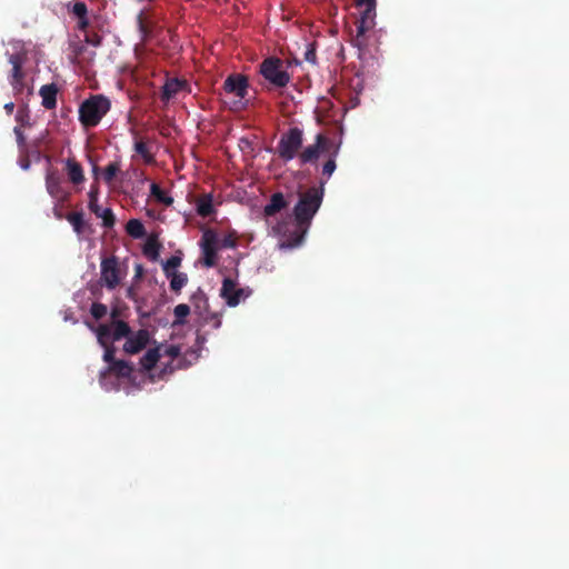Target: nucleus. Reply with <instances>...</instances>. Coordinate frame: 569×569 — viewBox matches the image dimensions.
<instances>
[{"instance_id": "f257e3e1", "label": "nucleus", "mask_w": 569, "mask_h": 569, "mask_svg": "<svg viewBox=\"0 0 569 569\" xmlns=\"http://www.w3.org/2000/svg\"><path fill=\"white\" fill-rule=\"evenodd\" d=\"M323 193V182L320 187L308 188L299 194V200L293 208L295 221L288 217L272 227L273 233L281 238L280 248L292 249L302 243L307 230L322 203Z\"/></svg>"}, {"instance_id": "f03ea898", "label": "nucleus", "mask_w": 569, "mask_h": 569, "mask_svg": "<svg viewBox=\"0 0 569 569\" xmlns=\"http://www.w3.org/2000/svg\"><path fill=\"white\" fill-rule=\"evenodd\" d=\"M110 100L101 94L91 96L79 107V120L86 128L99 124L101 119L110 110Z\"/></svg>"}, {"instance_id": "7ed1b4c3", "label": "nucleus", "mask_w": 569, "mask_h": 569, "mask_svg": "<svg viewBox=\"0 0 569 569\" xmlns=\"http://www.w3.org/2000/svg\"><path fill=\"white\" fill-rule=\"evenodd\" d=\"M302 144L303 131L298 127H292L281 134L276 147V153L282 161L288 162L299 157Z\"/></svg>"}, {"instance_id": "20e7f679", "label": "nucleus", "mask_w": 569, "mask_h": 569, "mask_svg": "<svg viewBox=\"0 0 569 569\" xmlns=\"http://www.w3.org/2000/svg\"><path fill=\"white\" fill-rule=\"evenodd\" d=\"M260 73L276 88H284L290 81V74L283 69V62L279 58L264 59L260 64Z\"/></svg>"}, {"instance_id": "39448f33", "label": "nucleus", "mask_w": 569, "mask_h": 569, "mask_svg": "<svg viewBox=\"0 0 569 569\" xmlns=\"http://www.w3.org/2000/svg\"><path fill=\"white\" fill-rule=\"evenodd\" d=\"M126 272L121 269L116 256L103 258L100 263V283L108 290L116 289L122 281Z\"/></svg>"}, {"instance_id": "423d86ee", "label": "nucleus", "mask_w": 569, "mask_h": 569, "mask_svg": "<svg viewBox=\"0 0 569 569\" xmlns=\"http://www.w3.org/2000/svg\"><path fill=\"white\" fill-rule=\"evenodd\" d=\"M248 78L241 73H232L230 74L223 83V89L226 93L233 94L239 100L234 101L233 104L237 108H244L246 103L242 100L246 98L248 93Z\"/></svg>"}, {"instance_id": "0eeeda50", "label": "nucleus", "mask_w": 569, "mask_h": 569, "mask_svg": "<svg viewBox=\"0 0 569 569\" xmlns=\"http://www.w3.org/2000/svg\"><path fill=\"white\" fill-rule=\"evenodd\" d=\"M328 143L329 139L325 134L318 133L315 143L307 146L300 151L298 157L300 164H316L320 153L327 149Z\"/></svg>"}, {"instance_id": "6e6552de", "label": "nucleus", "mask_w": 569, "mask_h": 569, "mask_svg": "<svg viewBox=\"0 0 569 569\" xmlns=\"http://www.w3.org/2000/svg\"><path fill=\"white\" fill-rule=\"evenodd\" d=\"M98 196L99 187L97 183H93L88 193V207L92 213L102 219V226L104 228H112L116 223V217L110 208L102 209L101 207H98Z\"/></svg>"}, {"instance_id": "1a4fd4ad", "label": "nucleus", "mask_w": 569, "mask_h": 569, "mask_svg": "<svg viewBox=\"0 0 569 569\" xmlns=\"http://www.w3.org/2000/svg\"><path fill=\"white\" fill-rule=\"evenodd\" d=\"M365 10L361 12L360 19L357 22V34L355 37L353 44L361 49L366 46L365 33L373 28L375 26V17H376V7L365 6Z\"/></svg>"}, {"instance_id": "9d476101", "label": "nucleus", "mask_w": 569, "mask_h": 569, "mask_svg": "<svg viewBox=\"0 0 569 569\" xmlns=\"http://www.w3.org/2000/svg\"><path fill=\"white\" fill-rule=\"evenodd\" d=\"M192 301L194 308L199 310V315L201 316L203 323L211 325L212 328L218 329L221 326L220 315L217 312H210L208 310V299L206 295L199 290L197 293L192 296Z\"/></svg>"}, {"instance_id": "9b49d317", "label": "nucleus", "mask_w": 569, "mask_h": 569, "mask_svg": "<svg viewBox=\"0 0 569 569\" xmlns=\"http://www.w3.org/2000/svg\"><path fill=\"white\" fill-rule=\"evenodd\" d=\"M24 61H26V54L21 53V52L10 54V57H9V62L12 66L10 83H11L13 90L18 93L22 92V90L24 88V84H23L24 72L22 71V66H23Z\"/></svg>"}, {"instance_id": "f8f14e48", "label": "nucleus", "mask_w": 569, "mask_h": 569, "mask_svg": "<svg viewBox=\"0 0 569 569\" xmlns=\"http://www.w3.org/2000/svg\"><path fill=\"white\" fill-rule=\"evenodd\" d=\"M97 339L101 347H103V360L111 365V362L116 361V347L111 342V328L108 325H99L96 328Z\"/></svg>"}, {"instance_id": "ddd939ff", "label": "nucleus", "mask_w": 569, "mask_h": 569, "mask_svg": "<svg viewBox=\"0 0 569 569\" xmlns=\"http://www.w3.org/2000/svg\"><path fill=\"white\" fill-rule=\"evenodd\" d=\"M220 296L226 300L229 307H236L239 305L241 299L247 297L244 289L238 288L234 280L231 278H224L220 289Z\"/></svg>"}, {"instance_id": "4468645a", "label": "nucleus", "mask_w": 569, "mask_h": 569, "mask_svg": "<svg viewBox=\"0 0 569 569\" xmlns=\"http://www.w3.org/2000/svg\"><path fill=\"white\" fill-rule=\"evenodd\" d=\"M149 342V332L146 329H140L136 335L128 336L123 345L124 352L136 355L143 350Z\"/></svg>"}, {"instance_id": "2eb2a0df", "label": "nucleus", "mask_w": 569, "mask_h": 569, "mask_svg": "<svg viewBox=\"0 0 569 569\" xmlns=\"http://www.w3.org/2000/svg\"><path fill=\"white\" fill-rule=\"evenodd\" d=\"M187 87L188 82L186 80H180L178 78L168 79L162 87L161 100L168 102Z\"/></svg>"}, {"instance_id": "dca6fc26", "label": "nucleus", "mask_w": 569, "mask_h": 569, "mask_svg": "<svg viewBox=\"0 0 569 569\" xmlns=\"http://www.w3.org/2000/svg\"><path fill=\"white\" fill-rule=\"evenodd\" d=\"M46 188L50 196L62 197L61 176L57 169H48L46 174Z\"/></svg>"}, {"instance_id": "f3484780", "label": "nucleus", "mask_w": 569, "mask_h": 569, "mask_svg": "<svg viewBox=\"0 0 569 569\" xmlns=\"http://www.w3.org/2000/svg\"><path fill=\"white\" fill-rule=\"evenodd\" d=\"M288 201L286 200L283 193L276 192L270 197L269 202L263 208L264 217H273L282 209L288 207Z\"/></svg>"}, {"instance_id": "a211bd4d", "label": "nucleus", "mask_w": 569, "mask_h": 569, "mask_svg": "<svg viewBox=\"0 0 569 569\" xmlns=\"http://www.w3.org/2000/svg\"><path fill=\"white\" fill-rule=\"evenodd\" d=\"M58 88L54 83L44 84L40 88L39 94L42 98V106L47 110H52L57 106Z\"/></svg>"}, {"instance_id": "6ab92c4d", "label": "nucleus", "mask_w": 569, "mask_h": 569, "mask_svg": "<svg viewBox=\"0 0 569 569\" xmlns=\"http://www.w3.org/2000/svg\"><path fill=\"white\" fill-rule=\"evenodd\" d=\"M66 171L69 180L73 184H80L84 181L83 169L81 164L73 158H68L66 160Z\"/></svg>"}, {"instance_id": "aec40b11", "label": "nucleus", "mask_w": 569, "mask_h": 569, "mask_svg": "<svg viewBox=\"0 0 569 569\" xmlns=\"http://www.w3.org/2000/svg\"><path fill=\"white\" fill-rule=\"evenodd\" d=\"M132 371L133 367L129 362L124 360H116L108 366L106 372H102L101 376L104 377V375L109 372L120 378H128L131 376Z\"/></svg>"}, {"instance_id": "412c9836", "label": "nucleus", "mask_w": 569, "mask_h": 569, "mask_svg": "<svg viewBox=\"0 0 569 569\" xmlns=\"http://www.w3.org/2000/svg\"><path fill=\"white\" fill-rule=\"evenodd\" d=\"M109 326L111 328V342L128 338L131 333L129 325L123 320L111 322Z\"/></svg>"}, {"instance_id": "4be33fe9", "label": "nucleus", "mask_w": 569, "mask_h": 569, "mask_svg": "<svg viewBox=\"0 0 569 569\" xmlns=\"http://www.w3.org/2000/svg\"><path fill=\"white\" fill-rule=\"evenodd\" d=\"M213 200L210 193L201 196L197 201V212L201 217H209L213 213Z\"/></svg>"}, {"instance_id": "5701e85b", "label": "nucleus", "mask_w": 569, "mask_h": 569, "mask_svg": "<svg viewBox=\"0 0 569 569\" xmlns=\"http://www.w3.org/2000/svg\"><path fill=\"white\" fill-rule=\"evenodd\" d=\"M66 219L72 226L73 231L79 236L82 234L84 229L88 227V223L83 219L82 212H69L66 216Z\"/></svg>"}, {"instance_id": "b1692460", "label": "nucleus", "mask_w": 569, "mask_h": 569, "mask_svg": "<svg viewBox=\"0 0 569 569\" xmlns=\"http://www.w3.org/2000/svg\"><path fill=\"white\" fill-rule=\"evenodd\" d=\"M126 231L134 239H140L146 236V228L138 219H130L126 224Z\"/></svg>"}, {"instance_id": "393cba45", "label": "nucleus", "mask_w": 569, "mask_h": 569, "mask_svg": "<svg viewBox=\"0 0 569 569\" xmlns=\"http://www.w3.org/2000/svg\"><path fill=\"white\" fill-rule=\"evenodd\" d=\"M161 244L154 237H149L143 246V253L151 260H157L159 257Z\"/></svg>"}, {"instance_id": "a878e982", "label": "nucleus", "mask_w": 569, "mask_h": 569, "mask_svg": "<svg viewBox=\"0 0 569 569\" xmlns=\"http://www.w3.org/2000/svg\"><path fill=\"white\" fill-rule=\"evenodd\" d=\"M133 149L139 156L142 157L147 164H151L154 162V157L150 152L147 142H144L143 140H136Z\"/></svg>"}, {"instance_id": "bb28decb", "label": "nucleus", "mask_w": 569, "mask_h": 569, "mask_svg": "<svg viewBox=\"0 0 569 569\" xmlns=\"http://www.w3.org/2000/svg\"><path fill=\"white\" fill-rule=\"evenodd\" d=\"M159 358L160 353L158 349H149L141 358L140 362L146 370H151L159 361Z\"/></svg>"}, {"instance_id": "cd10ccee", "label": "nucleus", "mask_w": 569, "mask_h": 569, "mask_svg": "<svg viewBox=\"0 0 569 569\" xmlns=\"http://www.w3.org/2000/svg\"><path fill=\"white\" fill-rule=\"evenodd\" d=\"M170 289L174 292H180V290L187 284L188 276L183 272H172L170 273Z\"/></svg>"}, {"instance_id": "c85d7f7f", "label": "nucleus", "mask_w": 569, "mask_h": 569, "mask_svg": "<svg viewBox=\"0 0 569 569\" xmlns=\"http://www.w3.org/2000/svg\"><path fill=\"white\" fill-rule=\"evenodd\" d=\"M190 313V307L186 303H180L174 307L173 315V326H182L186 323V318Z\"/></svg>"}, {"instance_id": "c756f323", "label": "nucleus", "mask_w": 569, "mask_h": 569, "mask_svg": "<svg viewBox=\"0 0 569 569\" xmlns=\"http://www.w3.org/2000/svg\"><path fill=\"white\" fill-rule=\"evenodd\" d=\"M150 191L158 202L164 206H171L173 203V198L168 196L157 183L153 182L151 184Z\"/></svg>"}, {"instance_id": "7c9ffc66", "label": "nucleus", "mask_w": 569, "mask_h": 569, "mask_svg": "<svg viewBox=\"0 0 569 569\" xmlns=\"http://www.w3.org/2000/svg\"><path fill=\"white\" fill-rule=\"evenodd\" d=\"M120 172V163L117 161L110 162L102 172V178L106 183L111 184L116 176Z\"/></svg>"}, {"instance_id": "2f4dec72", "label": "nucleus", "mask_w": 569, "mask_h": 569, "mask_svg": "<svg viewBox=\"0 0 569 569\" xmlns=\"http://www.w3.org/2000/svg\"><path fill=\"white\" fill-rule=\"evenodd\" d=\"M181 264V258L178 256H171L163 263V271L167 277H170V273L176 272L174 269Z\"/></svg>"}, {"instance_id": "473e14b6", "label": "nucleus", "mask_w": 569, "mask_h": 569, "mask_svg": "<svg viewBox=\"0 0 569 569\" xmlns=\"http://www.w3.org/2000/svg\"><path fill=\"white\" fill-rule=\"evenodd\" d=\"M203 252V264L206 267H213L217 262V249L216 248H202Z\"/></svg>"}, {"instance_id": "72a5a7b5", "label": "nucleus", "mask_w": 569, "mask_h": 569, "mask_svg": "<svg viewBox=\"0 0 569 569\" xmlns=\"http://www.w3.org/2000/svg\"><path fill=\"white\" fill-rule=\"evenodd\" d=\"M107 312H108V308L106 305H103L101 302H93L91 305L90 313L94 319H97V320L102 319L107 315Z\"/></svg>"}, {"instance_id": "f704fd0d", "label": "nucleus", "mask_w": 569, "mask_h": 569, "mask_svg": "<svg viewBox=\"0 0 569 569\" xmlns=\"http://www.w3.org/2000/svg\"><path fill=\"white\" fill-rule=\"evenodd\" d=\"M217 241V234L212 230H207L202 236L201 247L216 248Z\"/></svg>"}, {"instance_id": "c9c22d12", "label": "nucleus", "mask_w": 569, "mask_h": 569, "mask_svg": "<svg viewBox=\"0 0 569 569\" xmlns=\"http://www.w3.org/2000/svg\"><path fill=\"white\" fill-rule=\"evenodd\" d=\"M339 147L335 150L331 158L328 159V161L322 166V174L327 176L328 178L336 170V156L338 153Z\"/></svg>"}, {"instance_id": "e433bc0d", "label": "nucleus", "mask_w": 569, "mask_h": 569, "mask_svg": "<svg viewBox=\"0 0 569 569\" xmlns=\"http://www.w3.org/2000/svg\"><path fill=\"white\" fill-rule=\"evenodd\" d=\"M72 13L77 16L79 19H84L88 13L87 4L82 1L74 2L72 7Z\"/></svg>"}, {"instance_id": "4c0bfd02", "label": "nucleus", "mask_w": 569, "mask_h": 569, "mask_svg": "<svg viewBox=\"0 0 569 569\" xmlns=\"http://www.w3.org/2000/svg\"><path fill=\"white\" fill-rule=\"evenodd\" d=\"M84 41L93 47H99L101 44L102 37L97 32L88 31L84 34Z\"/></svg>"}, {"instance_id": "58836bf2", "label": "nucleus", "mask_w": 569, "mask_h": 569, "mask_svg": "<svg viewBox=\"0 0 569 569\" xmlns=\"http://www.w3.org/2000/svg\"><path fill=\"white\" fill-rule=\"evenodd\" d=\"M303 58L307 62H310L312 64L317 61V53L316 48L313 43H308L307 49L305 51Z\"/></svg>"}, {"instance_id": "ea45409f", "label": "nucleus", "mask_w": 569, "mask_h": 569, "mask_svg": "<svg viewBox=\"0 0 569 569\" xmlns=\"http://www.w3.org/2000/svg\"><path fill=\"white\" fill-rule=\"evenodd\" d=\"M237 246V237L233 233L224 236L221 240L222 248H234Z\"/></svg>"}, {"instance_id": "a19ab883", "label": "nucleus", "mask_w": 569, "mask_h": 569, "mask_svg": "<svg viewBox=\"0 0 569 569\" xmlns=\"http://www.w3.org/2000/svg\"><path fill=\"white\" fill-rule=\"evenodd\" d=\"M13 131H14V134L17 138V143H18L19 148L23 149L26 146V138H24L22 130L20 129V127H14Z\"/></svg>"}, {"instance_id": "79ce46f5", "label": "nucleus", "mask_w": 569, "mask_h": 569, "mask_svg": "<svg viewBox=\"0 0 569 569\" xmlns=\"http://www.w3.org/2000/svg\"><path fill=\"white\" fill-rule=\"evenodd\" d=\"M138 27H139V31L143 34V37H147L150 34V29L149 27L147 26V23L143 21L142 19V13H140L138 16Z\"/></svg>"}, {"instance_id": "37998d69", "label": "nucleus", "mask_w": 569, "mask_h": 569, "mask_svg": "<svg viewBox=\"0 0 569 569\" xmlns=\"http://www.w3.org/2000/svg\"><path fill=\"white\" fill-rule=\"evenodd\" d=\"M166 353L171 358H176L180 355V348L178 346H169L166 349Z\"/></svg>"}, {"instance_id": "c03bdc74", "label": "nucleus", "mask_w": 569, "mask_h": 569, "mask_svg": "<svg viewBox=\"0 0 569 569\" xmlns=\"http://www.w3.org/2000/svg\"><path fill=\"white\" fill-rule=\"evenodd\" d=\"M120 316H121V311H120V309H119L118 307H113V308L111 309V312H110V317H111V320H112L111 322H114V321H121V320L119 319V317H120Z\"/></svg>"}, {"instance_id": "a18cd8bd", "label": "nucleus", "mask_w": 569, "mask_h": 569, "mask_svg": "<svg viewBox=\"0 0 569 569\" xmlns=\"http://www.w3.org/2000/svg\"><path fill=\"white\" fill-rule=\"evenodd\" d=\"M356 3L358 7H365V6L376 7V0H356Z\"/></svg>"}, {"instance_id": "49530a36", "label": "nucleus", "mask_w": 569, "mask_h": 569, "mask_svg": "<svg viewBox=\"0 0 569 569\" xmlns=\"http://www.w3.org/2000/svg\"><path fill=\"white\" fill-rule=\"evenodd\" d=\"M13 109H14L13 102H8L4 104V110L7 111L8 114H11L13 112Z\"/></svg>"}, {"instance_id": "de8ad7c7", "label": "nucleus", "mask_w": 569, "mask_h": 569, "mask_svg": "<svg viewBox=\"0 0 569 569\" xmlns=\"http://www.w3.org/2000/svg\"><path fill=\"white\" fill-rule=\"evenodd\" d=\"M89 22L87 17L84 19H79V28L84 30L88 27Z\"/></svg>"}, {"instance_id": "09e8293b", "label": "nucleus", "mask_w": 569, "mask_h": 569, "mask_svg": "<svg viewBox=\"0 0 569 569\" xmlns=\"http://www.w3.org/2000/svg\"><path fill=\"white\" fill-rule=\"evenodd\" d=\"M204 342H206V337H204V336H202V335H200V333H198V335H197V343H198L199 346H202Z\"/></svg>"}, {"instance_id": "8fccbe9b", "label": "nucleus", "mask_w": 569, "mask_h": 569, "mask_svg": "<svg viewBox=\"0 0 569 569\" xmlns=\"http://www.w3.org/2000/svg\"><path fill=\"white\" fill-rule=\"evenodd\" d=\"M16 119L17 121H22L23 120V114L21 111H18L17 116H16Z\"/></svg>"}, {"instance_id": "3c124183", "label": "nucleus", "mask_w": 569, "mask_h": 569, "mask_svg": "<svg viewBox=\"0 0 569 569\" xmlns=\"http://www.w3.org/2000/svg\"><path fill=\"white\" fill-rule=\"evenodd\" d=\"M99 173V168L97 166L93 167V174L97 178Z\"/></svg>"}]
</instances>
